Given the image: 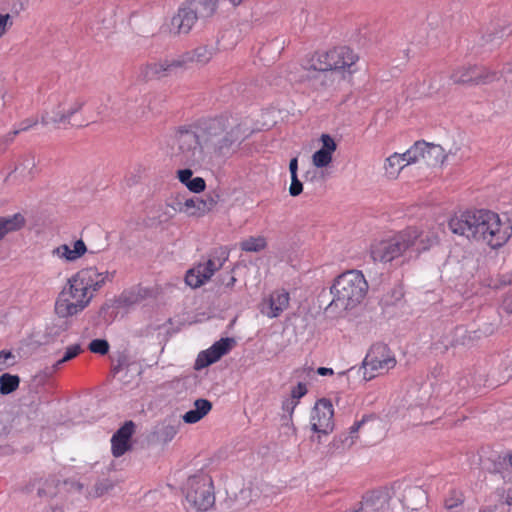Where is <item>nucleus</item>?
Segmentation results:
<instances>
[{
  "label": "nucleus",
  "instance_id": "obj_25",
  "mask_svg": "<svg viewBox=\"0 0 512 512\" xmlns=\"http://www.w3.org/2000/svg\"><path fill=\"white\" fill-rule=\"evenodd\" d=\"M414 229L416 230L417 238L415 239V243L410 247L409 252H416L417 255L421 251H425L438 243V237L434 232H423L418 231L417 228Z\"/></svg>",
  "mask_w": 512,
  "mask_h": 512
},
{
  "label": "nucleus",
  "instance_id": "obj_31",
  "mask_svg": "<svg viewBox=\"0 0 512 512\" xmlns=\"http://www.w3.org/2000/svg\"><path fill=\"white\" fill-rule=\"evenodd\" d=\"M20 383V378L17 375L4 373L0 376V393L7 395L14 392Z\"/></svg>",
  "mask_w": 512,
  "mask_h": 512
},
{
  "label": "nucleus",
  "instance_id": "obj_20",
  "mask_svg": "<svg viewBox=\"0 0 512 512\" xmlns=\"http://www.w3.org/2000/svg\"><path fill=\"white\" fill-rule=\"evenodd\" d=\"M74 276L91 293L99 290L109 279L108 272H99L95 267L81 269Z\"/></svg>",
  "mask_w": 512,
  "mask_h": 512
},
{
  "label": "nucleus",
  "instance_id": "obj_17",
  "mask_svg": "<svg viewBox=\"0 0 512 512\" xmlns=\"http://www.w3.org/2000/svg\"><path fill=\"white\" fill-rule=\"evenodd\" d=\"M37 173L36 159L32 154L21 157L14 169L8 173L5 181L8 183H22L32 180Z\"/></svg>",
  "mask_w": 512,
  "mask_h": 512
},
{
  "label": "nucleus",
  "instance_id": "obj_42",
  "mask_svg": "<svg viewBox=\"0 0 512 512\" xmlns=\"http://www.w3.org/2000/svg\"><path fill=\"white\" fill-rule=\"evenodd\" d=\"M38 120L34 118H29L20 123V128L13 131L12 136L10 137V140L12 141L13 138L21 131H27L28 129L34 127L37 125Z\"/></svg>",
  "mask_w": 512,
  "mask_h": 512
},
{
  "label": "nucleus",
  "instance_id": "obj_37",
  "mask_svg": "<svg viewBox=\"0 0 512 512\" xmlns=\"http://www.w3.org/2000/svg\"><path fill=\"white\" fill-rule=\"evenodd\" d=\"M88 348L93 353L105 355L109 351V343L104 339H94L90 342Z\"/></svg>",
  "mask_w": 512,
  "mask_h": 512
},
{
  "label": "nucleus",
  "instance_id": "obj_21",
  "mask_svg": "<svg viewBox=\"0 0 512 512\" xmlns=\"http://www.w3.org/2000/svg\"><path fill=\"white\" fill-rule=\"evenodd\" d=\"M198 19H200V16L188 4V6L178 10V13L171 20V25L176 33L186 34L192 29Z\"/></svg>",
  "mask_w": 512,
  "mask_h": 512
},
{
  "label": "nucleus",
  "instance_id": "obj_6",
  "mask_svg": "<svg viewBox=\"0 0 512 512\" xmlns=\"http://www.w3.org/2000/svg\"><path fill=\"white\" fill-rule=\"evenodd\" d=\"M416 238V230L412 227L407 228L392 238L373 243L370 247V256L374 262H391L409 252Z\"/></svg>",
  "mask_w": 512,
  "mask_h": 512
},
{
  "label": "nucleus",
  "instance_id": "obj_15",
  "mask_svg": "<svg viewBox=\"0 0 512 512\" xmlns=\"http://www.w3.org/2000/svg\"><path fill=\"white\" fill-rule=\"evenodd\" d=\"M234 344L235 340L233 338H221L219 341H216L210 348L201 351L198 354L194 368L196 370H201L217 362L221 357L226 355L232 349Z\"/></svg>",
  "mask_w": 512,
  "mask_h": 512
},
{
  "label": "nucleus",
  "instance_id": "obj_32",
  "mask_svg": "<svg viewBox=\"0 0 512 512\" xmlns=\"http://www.w3.org/2000/svg\"><path fill=\"white\" fill-rule=\"evenodd\" d=\"M146 295V290L142 288H134L126 291L121 295V301L125 305H133L141 301Z\"/></svg>",
  "mask_w": 512,
  "mask_h": 512
},
{
  "label": "nucleus",
  "instance_id": "obj_35",
  "mask_svg": "<svg viewBox=\"0 0 512 512\" xmlns=\"http://www.w3.org/2000/svg\"><path fill=\"white\" fill-rule=\"evenodd\" d=\"M426 148V142L417 141L411 148L406 151V156H408L409 160H412L413 163H416L420 160H424V149Z\"/></svg>",
  "mask_w": 512,
  "mask_h": 512
},
{
  "label": "nucleus",
  "instance_id": "obj_49",
  "mask_svg": "<svg viewBox=\"0 0 512 512\" xmlns=\"http://www.w3.org/2000/svg\"><path fill=\"white\" fill-rule=\"evenodd\" d=\"M176 429L174 426H166L164 428V433L166 435V440H171L176 435Z\"/></svg>",
  "mask_w": 512,
  "mask_h": 512
},
{
  "label": "nucleus",
  "instance_id": "obj_41",
  "mask_svg": "<svg viewBox=\"0 0 512 512\" xmlns=\"http://www.w3.org/2000/svg\"><path fill=\"white\" fill-rule=\"evenodd\" d=\"M211 408H212L211 402L206 399L200 398L194 402V409L196 411L200 412L203 416L208 414V412L211 410Z\"/></svg>",
  "mask_w": 512,
  "mask_h": 512
},
{
  "label": "nucleus",
  "instance_id": "obj_16",
  "mask_svg": "<svg viewBox=\"0 0 512 512\" xmlns=\"http://www.w3.org/2000/svg\"><path fill=\"white\" fill-rule=\"evenodd\" d=\"M135 433L133 421H126L111 437V452L116 458L132 449V436Z\"/></svg>",
  "mask_w": 512,
  "mask_h": 512
},
{
  "label": "nucleus",
  "instance_id": "obj_34",
  "mask_svg": "<svg viewBox=\"0 0 512 512\" xmlns=\"http://www.w3.org/2000/svg\"><path fill=\"white\" fill-rule=\"evenodd\" d=\"M114 487L112 481L104 479L98 481L91 491L87 493V497L98 498L109 492Z\"/></svg>",
  "mask_w": 512,
  "mask_h": 512
},
{
  "label": "nucleus",
  "instance_id": "obj_18",
  "mask_svg": "<svg viewBox=\"0 0 512 512\" xmlns=\"http://www.w3.org/2000/svg\"><path fill=\"white\" fill-rule=\"evenodd\" d=\"M217 49L214 46L201 45L195 49L177 56L179 68H185L188 64L195 63L197 65H206L216 54Z\"/></svg>",
  "mask_w": 512,
  "mask_h": 512
},
{
  "label": "nucleus",
  "instance_id": "obj_22",
  "mask_svg": "<svg viewBox=\"0 0 512 512\" xmlns=\"http://www.w3.org/2000/svg\"><path fill=\"white\" fill-rule=\"evenodd\" d=\"M322 147L312 156V163L317 168L327 167L332 162V155L337 149L335 140L328 134L321 135Z\"/></svg>",
  "mask_w": 512,
  "mask_h": 512
},
{
  "label": "nucleus",
  "instance_id": "obj_39",
  "mask_svg": "<svg viewBox=\"0 0 512 512\" xmlns=\"http://www.w3.org/2000/svg\"><path fill=\"white\" fill-rule=\"evenodd\" d=\"M13 25L12 16L0 13V37L4 36Z\"/></svg>",
  "mask_w": 512,
  "mask_h": 512
},
{
  "label": "nucleus",
  "instance_id": "obj_24",
  "mask_svg": "<svg viewBox=\"0 0 512 512\" xmlns=\"http://www.w3.org/2000/svg\"><path fill=\"white\" fill-rule=\"evenodd\" d=\"M86 245L82 240H77L71 249L67 244L60 245L53 250V254L67 261H75L85 254Z\"/></svg>",
  "mask_w": 512,
  "mask_h": 512
},
{
  "label": "nucleus",
  "instance_id": "obj_33",
  "mask_svg": "<svg viewBox=\"0 0 512 512\" xmlns=\"http://www.w3.org/2000/svg\"><path fill=\"white\" fill-rule=\"evenodd\" d=\"M364 424V421L361 420V421H358V422H355L351 427H350V431H349V434L348 435H341L339 437V440L341 441L342 445L345 447V448H350L352 447L358 436H357V432L359 431L360 427Z\"/></svg>",
  "mask_w": 512,
  "mask_h": 512
},
{
  "label": "nucleus",
  "instance_id": "obj_28",
  "mask_svg": "<svg viewBox=\"0 0 512 512\" xmlns=\"http://www.w3.org/2000/svg\"><path fill=\"white\" fill-rule=\"evenodd\" d=\"M267 247V239L264 236H250L240 242V248L245 252H261Z\"/></svg>",
  "mask_w": 512,
  "mask_h": 512
},
{
  "label": "nucleus",
  "instance_id": "obj_3",
  "mask_svg": "<svg viewBox=\"0 0 512 512\" xmlns=\"http://www.w3.org/2000/svg\"><path fill=\"white\" fill-rule=\"evenodd\" d=\"M368 283L358 270H349L339 275L331 286L333 299L330 307L348 310L360 304L366 296Z\"/></svg>",
  "mask_w": 512,
  "mask_h": 512
},
{
  "label": "nucleus",
  "instance_id": "obj_13",
  "mask_svg": "<svg viewBox=\"0 0 512 512\" xmlns=\"http://www.w3.org/2000/svg\"><path fill=\"white\" fill-rule=\"evenodd\" d=\"M333 405L327 399L317 401L311 416V428L316 433L328 434L334 428Z\"/></svg>",
  "mask_w": 512,
  "mask_h": 512
},
{
  "label": "nucleus",
  "instance_id": "obj_40",
  "mask_svg": "<svg viewBox=\"0 0 512 512\" xmlns=\"http://www.w3.org/2000/svg\"><path fill=\"white\" fill-rule=\"evenodd\" d=\"M303 191V184L298 179L297 175L291 176V184L289 187V193L291 196L296 197L300 195Z\"/></svg>",
  "mask_w": 512,
  "mask_h": 512
},
{
  "label": "nucleus",
  "instance_id": "obj_2",
  "mask_svg": "<svg viewBox=\"0 0 512 512\" xmlns=\"http://www.w3.org/2000/svg\"><path fill=\"white\" fill-rule=\"evenodd\" d=\"M452 233L468 240L483 242L491 248L503 246L512 235V227L502 223L499 215L489 210L466 211L448 222Z\"/></svg>",
  "mask_w": 512,
  "mask_h": 512
},
{
  "label": "nucleus",
  "instance_id": "obj_43",
  "mask_svg": "<svg viewBox=\"0 0 512 512\" xmlns=\"http://www.w3.org/2000/svg\"><path fill=\"white\" fill-rule=\"evenodd\" d=\"M307 391L308 390H307L306 384L299 382L297 384V386H295L291 390V398L298 401L300 398H302L303 396H305L307 394Z\"/></svg>",
  "mask_w": 512,
  "mask_h": 512
},
{
  "label": "nucleus",
  "instance_id": "obj_47",
  "mask_svg": "<svg viewBox=\"0 0 512 512\" xmlns=\"http://www.w3.org/2000/svg\"><path fill=\"white\" fill-rule=\"evenodd\" d=\"M11 357H12V354L10 351L2 350L0 352V371L5 368L7 359H9Z\"/></svg>",
  "mask_w": 512,
  "mask_h": 512
},
{
  "label": "nucleus",
  "instance_id": "obj_57",
  "mask_svg": "<svg viewBox=\"0 0 512 512\" xmlns=\"http://www.w3.org/2000/svg\"><path fill=\"white\" fill-rule=\"evenodd\" d=\"M118 371H119V368H118V367H115V368H114V373H118Z\"/></svg>",
  "mask_w": 512,
  "mask_h": 512
},
{
  "label": "nucleus",
  "instance_id": "obj_53",
  "mask_svg": "<svg viewBox=\"0 0 512 512\" xmlns=\"http://www.w3.org/2000/svg\"><path fill=\"white\" fill-rule=\"evenodd\" d=\"M400 157L403 158V163L405 164V166L409 165V164H412L413 161L412 160H409L408 159V156H406V152L403 153V154H400Z\"/></svg>",
  "mask_w": 512,
  "mask_h": 512
},
{
  "label": "nucleus",
  "instance_id": "obj_58",
  "mask_svg": "<svg viewBox=\"0 0 512 512\" xmlns=\"http://www.w3.org/2000/svg\"><path fill=\"white\" fill-rule=\"evenodd\" d=\"M83 488V485L82 484H78V489L81 490Z\"/></svg>",
  "mask_w": 512,
  "mask_h": 512
},
{
  "label": "nucleus",
  "instance_id": "obj_55",
  "mask_svg": "<svg viewBox=\"0 0 512 512\" xmlns=\"http://www.w3.org/2000/svg\"><path fill=\"white\" fill-rule=\"evenodd\" d=\"M235 282H236V278L234 276L230 275L228 281L226 282V286L232 287Z\"/></svg>",
  "mask_w": 512,
  "mask_h": 512
},
{
  "label": "nucleus",
  "instance_id": "obj_4",
  "mask_svg": "<svg viewBox=\"0 0 512 512\" xmlns=\"http://www.w3.org/2000/svg\"><path fill=\"white\" fill-rule=\"evenodd\" d=\"M182 494L187 511L207 512L215 505L214 485L208 474L190 476L182 486Z\"/></svg>",
  "mask_w": 512,
  "mask_h": 512
},
{
  "label": "nucleus",
  "instance_id": "obj_12",
  "mask_svg": "<svg viewBox=\"0 0 512 512\" xmlns=\"http://www.w3.org/2000/svg\"><path fill=\"white\" fill-rule=\"evenodd\" d=\"M179 68V62L176 57L166 58L164 60L148 62L138 69V78L142 81H151L166 77Z\"/></svg>",
  "mask_w": 512,
  "mask_h": 512
},
{
  "label": "nucleus",
  "instance_id": "obj_48",
  "mask_svg": "<svg viewBox=\"0 0 512 512\" xmlns=\"http://www.w3.org/2000/svg\"><path fill=\"white\" fill-rule=\"evenodd\" d=\"M289 170L291 176L297 175L298 170V159L296 157L292 158L289 163Z\"/></svg>",
  "mask_w": 512,
  "mask_h": 512
},
{
  "label": "nucleus",
  "instance_id": "obj_19",
  "mask_svg": "<svg viewBox=\"0 0 512 512\" xmlns=\"http://www.w3.org/2000/svg\"><path fill=\"white\" fill-rule=\"evenodd\" d=\"M217 204V199L213 196L205 198L194 197L186 199L184 203H178L179 211L189 216H203L211 211Z\"/></svg>",
  "mask_w": 512,
  "mask_h": 512
},
{
  "label": "nucleus",
  "instance_id": "obj_27",
  "mask_svg": "<svg viewBox=\"0 0 512 512\" xmlns=\"http://www.w3.org/2000/svg\"><path fill=\"white\" fill-rule=\"evenodd\" d=\"M218 3L219 0H191L189 5L200 16V19H207L215 14Z\"/></svg>",
  "mask_w": 512,
  "mask_h": 512
},
{
  "label": "nucleus",
  "instance_id": "obj_14",
  "mask_svg": "<svg viewBox=\"0 0 512 512\" xmlns=\"http://www.w3.org/2000/svg\"><path fill=\"white\" fill-rule=\"evenodd\" d=\"M290 295L285 289H277L259 303V311L264 316L278 318L289 307Z\"/></svg>",
  "mask_w": 512,
  "mask_h": 512
},
{
  "label": "nucleus",
  "instance_id": "obj_10",
  "mask_svg": "<svg viewBox=\"0 0 512 512\" xmlns=\"http://www.w3.org/2000/svg\"><path fill=\"white\" fill-rule=\"evenodd\" d=\"M357 60L358 56L349 47L342 46L327 52L315 53L311 58V67L333 72L350 68Z\"/></svg>",
  "mask_w": 512,
  "mask_h": 512
},
{
  "label": "nucleus",
  "instance_id": "obj_11",
  "mask_svg": "<svg viewBox=\"0 0 512 512\" xmlns=\"http://www.w3.org/2000/svg\"><path fill=\"white\" fill-rule=\"evenodd\" d=\"M451 79L457 84L482 85L499 79V73L484 66L469 65L454 70Z\"/></svg>",
  "mask_w": 512,
  "mask_h": 512
},
{
  "label": "nucleus",
  "instance_id": "obj_29",
  "mask_svg": "<svg viewBox=\"0 0 512 512\" xmlns=\"http://www.w3.org/2000/svg\"><path fill=\"white\" fill-rule=\"evenodd\" d=\"M424 152V161L428 165L442 164L446 158L443 154V148L440 145L426 143Z\"/></svg>",
  "mask_w": 512,
  "mask_h": 512
},
{
  "label": "nucleus",
  "instance_id": "obj_50",
  "mask_svg": "<svg viewBox=\"0 0 512 512\" xmlns=\"http://www.w3.org/2000/svg\"><path fill=\"white\" fill-rule=\"evenodd\" d=\"M461 503V501L459 499H446L445 500V507L447 509H452L454 507H457L459 504Z\"/></svg>",
  "mask_w": 512,
  "mask_h": 512
},
{
  "label": "nucleus",
  "instance_id": "obj_30",
  "mask_svg": "<svg viewBox=\"0 0 512 512\" xmlns=\"http://www.w3.org/2000/svg\"><path fill=\"white\" fill-rule=\"evenodd\" d=\"M405 167L403 158L400 157L399 153H394L386 159L384 168L389 178H396L399 172Z\"/></svg>",
  "mask_w": 512,
  "mask_h": 512
},
{
  "label": "nucleus",
  "instance_id": "obj_1",
  "mask_svg": "<svg viewBox=\"0 0 512 512\" xmlns=\"http://www.w3.org/2000/svg\"><path fill=\"white\" fill-rule=\"evenodd\" d=\"M242 138L240 125L225 118L211 119L200 135L191 130H179L170 145L171 157L182 165L201 166L230 154Z\"/></svg>",
  "mask_w": 512,
  "mask_h": 512
},
{
  "label": "nucleus",
  "instance_id": "obj_45",
  "mask_svg": "<svg viewBox=\"0 0 512 512\" xmlns=\"http://www.w3.org/2000/svg\"><path fill=\"white\" fill-rule=\"evenodd\" d=\"M192 175H193V172L189 168L181 169V170H178V172H177L179 181L181 183H183L185 186H186V183H189V181H191L193 179Z\"/></svg>",
  "mask_w": 512,
  "mask_h": 512
},
{
  "label": "nucleus",
  "instance_id": "obj_54",
  "mask_svg": "<svg viewBox=\"0 0 512 512\" xmlns=\"http://www.w3.org/2000/svg\"><path fill=\"white\" fill-rule=\"evenodd\" d=\"M506 504L512 506V490H508L507 492Z\"/></svg>",
  "mask_w": 512,
  "mask_h": 512
},
{
  "label": "nucleus",
  "instance_id": "obj_5",
  "mask_svg": "<svg viewBox=\"0 0 512 512\" xmlns=\"http://www.w3.org/2000/svg\"><path fill=\"white\" fill-rule=\"evenodd\" d=\"M92 298L93 293L72 276L68 280V285L58 295L55 312L61 318L77 315L88 306Z\"/></svg>",
  "mask_w": 512,
  "mask_h": 512
},
{
  "label": "nucleus",
  "instance_id": "obj_26",
  "mask_svg": "<svg viewBox=\"0 0 512 512\" xmlns=\"http://www.w3.org/2000/svg\"><path fill=\"white\" fill-rule=\"evenodd\" d=\"M25 223L24 217L17 213L11 216L0 217V241L10 232L19 230Z\"/></svg>",
  "mask_w": 512,
  "mask_h": 512
},
{
  "label": "nucleus",
  "instance_id": "obj_23",
  "mask_svg": "<svg viewBox=\"0 0 512 512\" xmlns=\"http://www.w3.org/2000/svg\"><path fill=\"white\" fill-rule=\"evenodd\" d=\"M309 74L307 75V80L310 83V86L315 90H322L332 85L334 79V72H331L328 69H318L311 67V61L309 62L308 67Z\"/></svg>",
  "mask_w": 512,
  "mask_h": 512
},
{
  "label": "nucleus",
  "instance_id": "obj_46",
  "mask_svg": "<svg viewBox=\"0 0 512 512\" xmlns=\"http://www.w3.org/2000/svg\"><path fill=\"white\" fill-rule=\"evenodd\" d=\"M297 405H298V401H296L292 398L286 399L282 403V409L285 412H287L289 414V416L291 417L294 412V409L296 408Z\"/></svg>",
  "mask_w": 512,
  "mask_h": 512
},
{
  "label": "nucleus",
  "instance_id": "obj_7",
  "mask_svg": "<svg viewBox=\"0 0 512 512\" xmlns=\"http://www.w3.org/2000/svg\"><path fill=\"white\" fill-rule=\"evenodd\" d=\"M397 364L395 354L384 343L373 344L363 360V376L366 381L383 375Z\"/></svg>",
  "mask_w": 512,
  "mask_h": 512
},
{
  "label": "nucleus",
  "instance_id": "obj_56",
  "mask_svg": "<svg viewBox=\"0 0 512 512\" xmlns=\"http://www.w3.org/2000/svg\"><path fill=\"white\" fill-rule=\"evenodd\" d=\"M229 2H231L233 5H238L242 2V0H228Z\"/></svg>",
  "mask_w": 512,
  "mask_h": 512
},
{
  "label": "nucleus",
  "instance_id": "obj_52",
  "mask_svg": "<svg viewBox=\"0 0 512 512\" xmlns=\"http://www.w3.org/2000/svg\"><path fill=\"white\" fill-rule=\"evenodd\" d=\"M45 512H64V510L62 507L51 506L48 509H46Z\"/></svg>",
  "mask_w": 512,
  "mask_h": 512
},
{
  "label": "nucleus",
  "instance_id": "obj_9",
  "mask_svg": "<svg viewBox=\"0 0 512 512\" xmlns=\"http://www.w3.org/2000/svg\"><path fill=\"white\" fill-rule=\"evenodd\" d=\"M227 259L228 253L225 250L215 251L206 261L199 262L186 272L185 283L193 289L201 287L223 267Z\"/></svg>",
  "mask_w": 512,
  "mask_h": 512
},
{
  "label": "nucleus",
  "instance_id": "obj_38",
  "mask_svg": "<svg viewBox=\"0 0 512 512\" xmlns=\"http://www.w3.org/2000/svg\"><path fill=\"white\" fill-rule=\"evenodd\" d=\"M186 187L194 193H200L206 187L205 180L201 177H195L189 183H186Z\"/></svg>",
  "mask_w": 512,
  "mask_h": 512
},
{
  "label": "nucleus",
  "instance_id": "obj_44",
  "mask_svg": "<svg viewBox=\"0 0 512 512\" xmlns=\"http://www.w3.org/2000/svg\"><path fill=\"white\" fill-rule=\"evenodd\" d=\"M204 416L196 411L195 409H191L189 410L188 412H186L183 416V420L186 422V423H196L198 421H200Z\"/></svg>",
  "mask_w": 512,
  "mask_h": 512
},
{
  "label": "nucleus",
  "instance_id": "obj_36",
  "mask_svg": "<svg viewBox=\"0 0 512 512\" xmlns=\"http://www.w3.org/2000/svg\"><path fill=\"white\" fill-rule=\"evenodd\" d=\"M82 351L81 349V346L79 344H74V345H71L69 347H67L63 357L61 359H59L55 364H54V369H57L59 368L60 365L72 360L73 358H75L80 352Z\"/></svg>",
  "mask_w": 512,
  "mask_h": 512
},
{
  "label": "nucleus",
  "instance_id": "obj_51",
  "mask_svg": "<svg viewBox=\"0 0 512 512\" xmlns=\"http://www.w3.org/2000/svg\"><path fill=\"white\" fill-rule=\"evenodd\" d=\"M317 373L321 376H326V375H333L334 374V371L333 369L331 368H326V367H319L317 369Z\"/></svg>",
  "mask_w": 512,
  "mask_h": 512
},
{
  "label": "nucleus",
  "instance_id": "obj_8",
  "mask_svg": "<svg viewBox=\"0 0 512 512\" xmlns=\"http://www.w3.org/2000/svg\"><path fill=\"white\" fill-rule=\"evenodd\" d=\"M84 97L75 93H67L57 100V104L51 112L45 111L41 115V123L44 126L49 124L58 127L60 124H69L70 118L79 112L85 105Z\"/></svg>",
  "mask_w": 512,
  "mask_h": 512
}]
</instances>
